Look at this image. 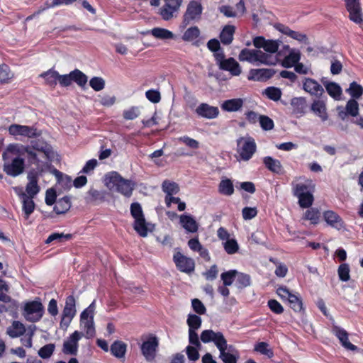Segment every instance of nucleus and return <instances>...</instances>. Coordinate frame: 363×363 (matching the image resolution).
<instances>
[{"instance_id": "54", "label": "nucleus", "mask_w": 363, "mask_h": 363, "mask_svg": "<svg viewBox=\"0 0 363 363\" xmlns=\"http://www.w3.org/2000/svg\"><path fill=\"white\" fill-rule=\"evenodd\" d=\"M255 351L264 354L269 357L273 356V351L269 347V345L265 342H260L255 345Z\"/></svg>"}, {"instance_id": "63", "label": "nucleus", "mask_w": 363, "mask_h": 363, "mask_svg": "<svg viewBox=\"0 0 363 363\" xmlns=\"http://www.w3.org/2000/svg\"><path fill=\"white\" fill-rule=\"evenodd\" d=\"M259 121L260 126L264 130H270L274 128L273 121L267 116H259Z\"/></svg>"}, {"instance_id": "28", "label": "nucleus", "mask_w": 363, "mask_h": 363, "mask_svg": "<svg viewBox=\"0 0 363 363\" xmlns=\"http://www.w3.org/2000/svg\"><path fill=\"white\" fill-rule=\"evenodd\" d=\"M265 167L272 172L280 174L282 172V165L279 160L267 156L263 159Z\"/></svg>"}, {"instance_id": "22", "label": "nucleus", "mask_w": 363, "mask_h": 363, "mask_svg": "<svg viewBox=\"0 0 363 363\" xmlns=\"http://www.w3.org/2000/svg\"><path fill=\"white\" fill-rule=\"evenodd\" d=\"M244 102L245 100L241 98L228 99L221 104L220 107L227 112H236L242 109Z\"/></svg>"}, {"instance_id": "35", "label": "nucleus", "mask_w": 363, "mask_h": 363, "mask_svg": "<svg viewBox=\"0 0 363 363\" xmlns=\"http://www.w3.org/2000/svg\"><path fill=\"white\" fill-rule=\"evenodd\" d=\"M218 191L225 196H231L234 193L233 182L229 179H222L218 186Z\"/></svg>"}, {"instance_id": "33", "label": "nucleus", "mask_w": 363, "mask_h": 363, "mask_svg": "<svg viewBox=\"0 0 363 363\" xmlns=\"http://www.w3.org/2000/svg\"><path fill=\"white\" fill-rule=\"evenodd\" d=\"M155 38L160 40H169L174 38V33L163 28H154L149 31Z\"/></svg>"}, {"instance_id": "42", "label": "nucleus", "mask_w": 363, "mask_h": 363, "mask_svg": "<svg viewBox=\"0 0 363 363\" xmlns=\"http://www.w3.org/2000/svg\"><path fill=\"white\" fill-rule=\"evenodd\" d=\"M328 94L335 99H339L342 94L341 87L335 82H329L325 85Z\"/></svg>"}, {"instance_id": "24", "label": "nucleus", "mask_w": 363, "mask_h": 363, "mask_svg": "<svg viewBox=\"0 0 363 363\" xmlns=\"http://www.w3.org/2000/svg\"><path fill=\"white\" fill-rule=\"evenodd\" d=\"M325 222L337 230H340L344 227V223L342 218L334 211H327L323 214Z\"/></svg>"}, {"instance_id": "40", "label": "nucleus", "mask_w": 363, "mask_h": 363, "mask_svg": "<svg viewBox=\"0 0 363 363\" xmlns=\"http://www.w3.org/2000/svg\"><path fill=\"white\" fill-rule=\"evenodd\" d=\"M32 147L33 150L43 152L48 159L52 155V151L50 145L43 142H32Z\"/></svg>"}, {"instance_id": "9", "label": "nucleus", "mask_w": 363, "mask_h": 363, "mask_svg": "<svg viewBox=\"0 0 363 363\" xmlns=\"http://www.w3.org/2000/svg\"><path fill=\"white\" fill-rule=\"evenodd\" d=\"M360 0H345V7L349 13V18L363 28V12Z\"/></svg>"}, {"instance_id": "8", "label": "nucleus", "mask_w": 363, "mask_h": 363, "mask_svg": "<svg viewBox=\"0 0 363 363\" xmlns=\"http://www.w3.org/2000/svg\"><path fill=\"white\" fill-rule=\"evenodd\" d=\"M87 77L82 71L75 69L69 74L59 75V84L61 86H69L74 82L79 86H84L87 82Z\"/></svg>"}, {"instance_id": "16", "label": "nucleus", "mask_w": 363, "mask_h": 363, "mask_svg": "<svg viewBox=\"0 0 363 363\" xmlns=\"http://www.w3.org/2000/svg\"><path fill=\"white\" fill-rule=\"evenodd\" d=\"M195 113L200 117L207 119L216 118L219 114L218 108L206 103H201L195 109Z\"/></svg>"}, {"instance_id": "43", "label": "nucleus", "mask_w": 363, "mask_h": 363, "mask_svg": "<svg viewBox=\"0 0 363 363\" xmlns=\"http://www.w3.org/2000/svg\"><path fill=\"white\" fill-rule=\"evenodd\" d=\"M106 192L99 191L94 188L90 189L87 192L86 199L89 201H104L105 200Z\"/></svg>"}, {"instance_id": "4", "label": "nucleus", "mask_w": 363, "mask_h": 363, "mask_svg": "<svg viewBox=\"0 0 363 363\" xmlns=\"http://www.w3.org/2000/svg\"><path fill=\"white\" fill-rule=\"evenodd\" d=\"M105 185L110 190L116 189L125 197H130L135 184L131 180L123 178L118 173L114 172L106 176Z\"/></svg>"}, {"instance_id": "52", "label": "nucleus", "mask_w": 363, "mask_h": 363, "mask_svg": "<svg viewBox=\"0 0 363 363\" xmlns=\"http://www.w3.org/2000/svg\"><path fill=\"white\" fill-rule=\"evenodd\" d=\"M236 283L239 289H243L250 285L251 280L250 275L243 273H239L236 275Z\"/></svg>"}, {"instance_id": "58", "label": "nucleus", "mask_w": 363, "mask_h": 363, "mask_svg": "<svg viewBox=\"0 0 363 363\" xmlns=\"http://www.w3.org/2000/svg\"><path fill=\"white\" fill-rule=\"evenodd\" d=\"M90 86L96 91L102 90L105 86V81L101 77H94L89 81Z\"/></svg>"}, {"instance_id": "17", "label": "nucleus", "mask_w": 363, "mask_h": 363, "mask_svg": "<svg viewBox=\"0 0 363 363\" xmlns=\"http://www.w3.org/2000/svg\"><path fill=\"white\" fill-rule=\"evenodd\" d=\"M303 89L312 96L320 97L324 93L323 86L312 78H305L303 82Z\"/></svg>"}, {"instance_id": "34", "label": "nucleus", "mask_w": 363, "mask_h": 363, "mask_svg": "<svg viewBox=\"0 0 363 363\" xmlns=\"http://www.w3.org/2000/svg\"><path fill=\"white\" fill-rule=\"evenodd\" d=\"M70 207L71 202L69 199L68 197H63L56 202L54 211L57 214H62L68 211Z\"/></svg>"}, {"instance_id": "13", "label": "nucleus", "mask_w": 363, "mask_h": 363, "mask_svg": "<svg viewBox=\"0 0 363 363\" xmlns=\"http://www.w3.org/2000/svg\"><path fill=\"white\" fill-rule=\"evenodd\" d=\"M202 13V6L200 3L192 1L187 6L186 11L184 15L183 23L186 26L192 21L200 18Z\"/></svg>"}, {"instance_id": "60", "label": "nucleus", "mask_w": 363, "mask_h": 363, "mask_svg": "<svg viewBox=\"0 0 363 363\" xmlns=\"http://www.w3.org/2000/svg\"><path fill=\"white\" fill-rule=\"evenodd\" d=\"M72 237V234H64V233H52L46 240L45 243L49 244L54 240L62 242L64 240H68Z\"/></svg>"}, {"instance_id": "57", "label": "nucleus", "mask_w": 363, "mask_h": 363, "mask_svg": "<svg viewBox=\"0 0 363 363\" xmlns=\"http://www.w3.org/2000/svg\"><path fill=\"white\" fill-rule=\"evenodd\" d=\"M264 94L269 99L275 101H278L281 96V89L274 86L267 88L264 90Z\"/></svg>"}, {"instance_id": "23", "label": "nucleus", "mask_w": 363, "mask_h": 363, "mask_svg": "<svg viewBox=\"0 0 363 363\" xmlns=\"http://www.w3.org/2000/svg\"><path fill=\"white\" fill-rule=\"evenodd\" d=\"M311 111L318 116L323 122L328 119L326 105L323 101L315 100L311 106Z\"/></svg>"}, {"instance_id": "59", "label": "nucleus", "mask_w": 363, "mask_h": 363, "mask_svg": "<svg viewBox=\"0 0 363 363\" xmlns=\"http://www.w3.org/2000/svg\"><path fill=\"white\" fill-rule=\"evenodd\" d=\"M13 77L9 67L6 65L0 66V83L8 82Z\"/></svg>"}, {"instance_id": "19", "label": "nucleus", "mask_w": 363, "mask_h": 363, "mask_svg": "<svg viewBox=\"0 0 363 363\" xmlns=\"http://www.w3.org/2000/svg\"><path fill=\"white\" fill-rule=\"evenodd\" d=\"M333 333L338 338L342 346L345 349L351 351H357L358 350L357 346L349 341L348 333L345 330L338 326H334L333 328Z\"/></svg>"}, {"instance_id": "62", "label": "nucleus", "mask_w": 363, "mask_h": 363, "mask_svg": "<svg viewBox=\"0 0 363 363\" xmlns=\"http://www.w3.org/2000/svg\"><path fill=\"white\" fill-rule=\"evenodd\" d=\"M55 345L53 344H48L42 347L38 351V355L43 359L49 358L53 353Z\"/></svg>"}, {"instance_id": "26", "label": "nucleus", "mask_w": 363, "mask_h": 363, "mask_svg": "<svg viewBox=\"0 0 363 363\" xmlns=\"http://www.w3.org/2000/svg\"><path fill=\"white\" fill-rule=\"evenodd\" d=\"M291 105L293 108V113L296 115L302 116L305 113L307 107L306 100L303 97H295L291 101Z\"/></svg>"}, {"instance_id": "32", "label": "nucleus", "mask_w": 363, "mask_h": 363, "mask_svg": "<svg viewBox=\"0 0 363 363\" xmlns=\"http://www.w3.org/2000/svg\"><path fill=\"white\" fill-rule=\"evenodd\" d=\"M127 345L122 341H115L111 345V354L116 357L121 359L124 357L125 352H126Z\"/></svg>"}, {"instance_id": "55", "label": "nucleus", "mask_w": 363, "mask_h": 363, "mask_svg": "<svg viewBox=\"0 0 363 363\" xmlns=\"http://www.w3.org/2000/svg\"><path fill=\"white\" fill-rule=\"evenodd\" d=\"M349 115L356 117L359 114V104L355 99H350L345 106Z\"/></svg>"}, {"instance_id": "27", "label": "nucleus", "mask_w": 363, "mask_h": 363, "mask_svg": "<svg viewBox=\"0 0 363 363\" xmlns=\"http://www.w3.org/2000/svg\"><path fill=\"white\" fill-rule=\"evenodd\" d=\"M235 31V27L232 25H227L224 26L220 34V40L224 45H230L233 40V35Z\"/></svg>"}, {"instance_id": "61", "label": "nucleus", "mask_w": 363, "mask_h": 363, "mask_svg": "<svg viewBox=\"0 0 363 363\" xmlns=\"http://www.w3.org/2000/svg\"><path fill=\"white\" fill-rule=\"evenodd\" d=\"M199 349L194 345H188L186 347V353L190 361L195 362L199 359Z\"/></svg>"}, {"instance_id": "2", "label": "nucleus", "mask_w": 363, "mask_h": 363, "mask_svg": "<svg viewBox=\"0 0 363 363\" xmlns=\"http://www.w3.org/2000/svg\"><path fill=\"white\" fill-rule=\"evenodd\" d=\"M20 147L17 144H10L3 153L4 171L10 176L16 177L24 170V160L17 157Z\"/></svg>"}, {"instance_id": "31", "label": "nucleus", "mask_w": 363, "mask_h": 363, "mask_svg": "<svg viewBox=\"0 0 363 363\" xmlns=\"http://www.w3.org/2000/svg\"><path fill=\"white\" fill-rule=\"evenodd\" d=\"M26 332L25 326L19 321H13L12 325L7 328V334L13 338L23 335Z\"/></svg>"}, {"instance_id": "15", "label": "nucleus", "mask_w": 363, "mask_h": 363, "mask_svg": "<svg viewBox=\"0 0 363 363\" xmlns=\"http://www.w3.org/2000/svg\"><path fill=\"white\" fill-rule=\"evenodd\" d=\"M84 335L75 331L64 342L62 351L65 354L75 355L78 349V341Z\"/></svg>"}, {"instance_id": "37", "label": "nucleus", "mask_w": 363, "mask_h": 363, "mask_svg": "<svg viewBox=\"0 0 363 363\" xmlns=\"http://www.w3.org/2000/svg\"><path fill=\"white\" fill-rule=\"evenodd\" d=\"M76 311H73L68 308H64L60 321V326L62 328L66 329L69 325L72 318L76 314Z\"/></svg>"}, {"instance_id": "51", "label": "nucleus", "mask_w": 363, "mask_h": 363, "mask_svg": "<svg viewBox=\"0 0 363 363\" xmlns=\"http://www.w3.org/2000/svg\"><path fill=\"white\" fill-rule=\"evenodd\" d=\"M177 11L178 9H174L170 6L169 7L165 3L164 5L160 9V14L163 20L169 21L174 17V13Z\"/></svg>"}, {"instance_id": "41", "label": "nucleus", "mask_w": 363, "mask_h": 363, "mask_svg": "<svg viewBox=\"0 0 363 363\" xmlns=\"http://www.w3.org/2000/svg\"><path fill=\"white\" fill-rule=\"evenodd\" d=\"M346 91L353 98L352 99H359L363 94V87L356 82H353Z\"/></svg>"}, {"instance_id": "36", "label": "nucleus", "mask_w": 363, "mask_h": 363, "mask_svg": "<svg viewBox=\"0 0 363 363\" xmlns=\"http://www.w3.org/2000/svg\"><path fill=\"white\" fill-rule=\"evenodd\" d=\"M134 230L141 236L146 237L148 233L147 223L144 218L135 220L133 225Z\"/></svg>"}, {"instance_id": "56", "label": "nucleus", "mask_w": 363, "mask_h": 363, "mask_svg": "<svg viewBox=\"0 0 363 363\" xmlns=\"http://www.w3.org/2000/svg\"><path fill=\"white\" fill-rule=\"evenodd\" d=\"M223 246L225 252L229 255L235 254L239 250L238 244L234 239H228L223 243Z\"/></svg>"}, {"instance_id": "12", "label": "nucleus", "mask_w": 363, "mask_h": 363, "mask_svg": "<svg viewBox=\"0 0 363 363\" xmlns=\"http://www.w3.org/2000/svg\"><path fill=\"white\" fill-rule=\"evenodd\" d=\"M173 260L177 268L180 272L189 274L194 271V260L192 258L184 256L180 252H177L174 255Z\"/></svg>"}, {"instance_id": "29", "label": "nucleus", "mask_w": 363, "mask_h": 363, "mask_svg": "<svg viewBox=\"0 0 363 363\" xmlns=\"http://www.w3.org/2000/svg\"><path fill=\"white\" fill-rule=\"evenodd\" d=\"M300 59V52L296 50H291L289 54L284 57L282 65L286 68L292 67L299 62Z\"/></svg>"}, {"instance_id": "39", "label": "nucleus", "mask_w": 363, "mask_h": 363, "mask_svg": "<svg viewBox=\"0 0 363 363\" xmlns=\"http://www.w3.org/2000/svg\"><path fill=\"white\" fill-rule=\"evenodd\" d=\"M294 196L299 195V194L311 193V189L313 187L311 185V181H308L306 184L303 183H292Z\"/></svg>"}, {"instance_id": "14", "label": "nucleus", "mask_w": 363, "mask_h": 363, "mask_svg": "<svg viewBox=\"0 0 363 363\" xmlns=\"http://www.w3.org/2000/svg\"><path fill=\"white\" fill-rule=\"evenodd\" d=\"M158 341L156 337L150 338L141 345V351L147 362H152L156 356Z\"/></svg>"}, {"instance_id": "1", "label": "nucleus", "mask_w": 363, "mask_h": 363, "mask_svg": "<svg viewBox=\"0 0 363 363\" xmlns=\"http://www.w3.org/2000/svg\"><path fill=\"white\" fill-rule=\"evenodd\" d=\"M201 340L203 343L213 342L220 352L219 358L224 363H237L239 356L232 345H228L221 332L205 330L201 333Z\"/></svg>"}, {"instance_id": "50", "label": "nucleus", "mask_w": 363, "mask_h": 363, "mask_svg": "<svg viewBox=\"0 0 363 363\" xmlns=\"http://www.w3.org/2000/svg\"><path fill=\"white\" fill-rule=\"evenodd\" d=\"M237 274L238 271L235 269L222 273L220 275V278L223 282V285L228 286H230L234 281V280L236 279Z\"/></svg>"}, {"instance_id": "21", "label": "nucleus", "mask_w": 363, "mask_h": 363, "mask_svg": "<svg viewBox=\"0 0 363 363\" xmlns=\"http://www.w3.org/2000/svg\"><path fill=\"white\" fill-rule=\"evenodd\" d=\"M277 28L281 33H283L286 35H288L298 42L303 43L305 44L309 43L308 38L307 37V35L306 34L293 30L290 29L288 26H286L282 24H279L277 26Z\"/></svg>"}, {"instance_id": "45", "label": "nucleus", "mask_w": 363, "mask_h": 363, "mask_svg": "<svg viewBox=\"0 0 363 363\" xmlns=\"http://www.w3.org/2000/svg\"><path fill=\"white\" fill-rule=\"evenodd\" d=\"M296 196L298 198V203L302 208H308L312 205L313 202V196L312 192L299 194V195Z\"/></svg>"}, {"instance_id": "5", "label": "nucleus", "mask_w": 363, "mask_h": 363, "mask_svg": "<svg viewBox=\"0 0 363 363\" xmlns=\"http://www.w3.org/2000/svg\"><path fill=\"white\" fill-rule=\"evenodd\" d=\"M213 55L220 69L228 71L233 76H239L241 74V67L233 57L225 59L223 52L215 53Z\"/></svg>"}, {"instance_id": "44", "label": "nucleus", "mask_w": 363, "mask_h": 363, "mask_svg": "<svg viewBox=\"0 0 363 363\" xmlns=\"http://www.w3.org/2000/svg\"><path fill=\"white\" fill-rule=\"evenodd\" d=\"M81 325L86 330L85 336L86 338H91L95 335V328L94 319L82 320L80 319Z\"/></svg>"}, {"instance_id": "46", "label": "nucleus", "mask_w": 363, "mask_h": 363, "mask_svg": "<svg viewBox=\"0 0 363 363\" xmlns=\"http://www.w3.org/2000/svg\"><path fill=\"white\" fill-rule=\"evenodd\" d=\"M200 35V30L197 26H193L188 28L182 35V39L184 41H192L197 38Z\"/></svg>"}, {"instance_id": "18", "label": "nucleus", "mask_w": 363, "mask_h": 363, "mask_svg": "<svg viewBox=\"0 0 363 363\" xmlns=\"http://www.w3.org/2000/svg\"><path fill=\"white\" fill-rule=\"evenodd\" d=\"M275 74L272 69H251L247 79L252 81L264 82Z\"/></svg>"}, {"instance_id": "20", "label": "nucleus", "mask_w": 363, "mask_h": 363, "mask_svg": "<svg viewBox=\"0 0 363 363\" xmlns=\"http://www.w3.org/2000/svg\"><path fill=\"white\" fill-rule=\"evenodd\" d=\"M179 223L187 233H195L199 230V223L191 215H181Z\"/></svg>"}, {"instance_id": "7", "label": "nucleus", "mask_w": 363, "mask_h": 363, "mask_svg": "<svg viewBox=\"0 0 363 363\" xmlns=\"http://www.w3.org/2000/svg\"><path fill=\"white\" fill-rule=\"evenodd\" d=\"M238 152L242 160L247 161L256 151L255 140L251 137H241L237 140Z\"/></svg>"}, {"instance_id": "38", "label": "nucleus", "mask_w": 363, "mask_h": 363, "mask_svg": "<svg viewBox=\"0 0 363 363\" xmlns=\"http://www.w3.org/2000/svg\"><path fill=\"white\" fill-rule=\"evenodd\" d=\"M162 191L167 194L166 196H172L179 191V185L169 180H164L162 184Z\"/></svg>"}, {"instance_id": "64", "label": "nucleus", "mask_w": 363, "mask_h": 363, "mask_svg": "<svg viewBox=\"0 0 363 363\" xmlns=\"http://www.w3.org/2000/svg\"><path fill=\"white\" fill-rule=\"evenodd\" d=\"M338 275L340 280L347 281L350 279V268L347 264H342L338 268Z\"/></svg>"}, {"instance_id": "30", "label": "nucleus", "mask_w": 363, "mask_h": 363, "mask_svg": "<svg viewBox=\"0 0 363 363\" xmlns=\"http://www.w3.org/2000/svg\"><path fill=\"white\" fill-rule=\"evenodd\" d=\"M59 75L60 74L57 71L50 69L42 73L40 76L45 79L48 85L55 88L59 81Z\"/></svg>"}, {"instance_id": "3", "label": "nucleus", "mask_w": 363, "mask_h": 363, "mask_svg": "<svg viewBox=\"0 0 363 363\" xmlns=\"http://www.w3.org/2000/svg\"><path fill=\"white\" fill-rule=\"evenodd\" d=\"M238 60L241 62H248L251 64L259 65L260 64L265 65H275L279 59L274 56L257 49H242L238 55Z\"/></svg>"}, {"instance_id": "49", "label": "nucleus", "mask_w": 363, "mask_h": 363, "mask_svg": "<svg viewBox=\"0 0 363 363\" xmlns=\"http://www.w3.org/2000/svg\"><path fill=\"white\" fill-rule=\"evenodd\" d=\"M320 215V213L318 209L312 208L306 211L304 219L308 220L311 224L315 225L319 222Z\"/></svg>"}, {"instance_id": "6", "label": "nucleus", "mask_w": 363, "mask_h": 363, "mask_svg": "<svg viewBox=\"0 0 363 363\" xmlns=\"http://www.w3.org/2000/svg\"><path fill=\"white\" fill-rule=\"evenodd\" d=\"M10 135L17 137L21 136L28 138H35L40 137L42 131L35 125H23L20 124H11L8 128Z\"/></svg>"}, {"instance_id": "10", "label": "nucleus", "mask_w": 363, "mask_h": 363, "mask_svg": "<svg viewBox=\"0 0 363 363\" xmlns=\"http://www.w3.org/2000/svg\"><path fill=\"white\" fill-rule=\"evenodd\" d=\"M281 43L279 40H267L262 36H257L253 39V45L258 50L263 48L265 51L264 53L272 55L278 52Z\"/></svg>"}, {"instance_id": "47", "label": "nucleus", "mask_w": 363, "mask_h": 363, "mask_svg": "<svg viewBox=\"0 0 363 363\" xmlns=\"http://www.w3.org/2000/svg\"><path fill=\"white\" fill-rule=\"evenodd\" d=\"M189 330H197L201 326V318L195 314H189L186 320Z\"/></svg>"}, {"instance_id": "48", "label": "nucleus", "mask_w": 363, "mask_h": 363, "mask_svg": "<svg viewBox=\"0 0 363 363\" xmlns=\"http://www.w3.org/2000/svg\"><path fill=\"white\" fill-rule=\"evenodd\" d=\"M33 198L29 196L22 199L23 210L26 214V218L28 219L29 216L33 212L35 208V203L33 200Z\"/></svg>"}, {"instance_id": "11", "label": "nucleus", "mask_w": 363, "mask_h": 363, "mask_svg": "<svg viewBox=\"0 0 363 363\" xmlns=\"http://www.w3.org/2000/svg\"><path fill=\"white\" fill-rule=\"evenodd\" d=\"M43 308L40 302L34 301L26 303L24 309L25 318L30 322H36L43 316Z\"/></svg>"}, {"instance_id": "53", "label": "nucleus", "mask_w": 363, "mask_h": 363, "mask_svg": "<svg viewBox=\"0 0 363 363\" xmlns=\"http://www.w3.org/2000/svg\"><path fill=\"white\" fill-rule=\"evenodd\" d=\"M289 297L288 301L290 304V307L296 312L301 311L303 310L301 298L294 294Z\"/></svg>"}, {"instance_id": "25", "label": "nucleus", "mask_w": 363, "mask_h": 363, "mask_svg": "<svg viewBox=\"0 0 363 363\" xmlns=\"http://www.w3.org/2000/svg\"><path fill=\"white\" fill-rule=\"evenodd\" d=\"M28 183L26 185V191L28 196L34 198L40 191V187L38 185V179L35 174L29 173L28 174Z\"/></svg>"}]
</instances>
